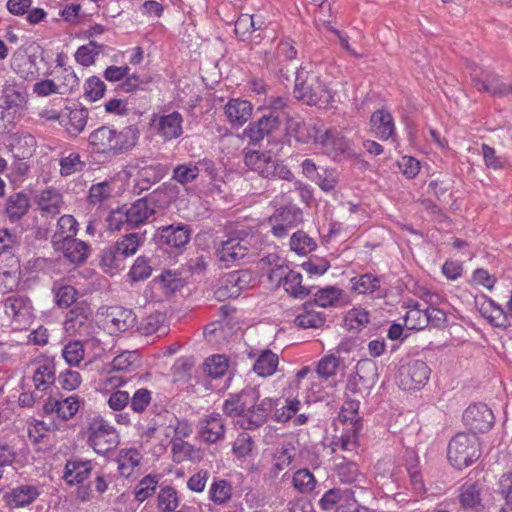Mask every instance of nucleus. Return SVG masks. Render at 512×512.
I'll return each instance as SVG.
<instances>
[{
  "instance_id": "nucleus-1",
  "label": "nucleus",
  "mask_w": 512,
  "mask_h": 512,
  "mask_svg": "<svg viewBox=\"0 0 512 512\" xmlns=\"http://www.w3.org/2000/svg\"><path fill=\"white\" fill-rule=\"evenodd\" d=\"M139 137L140 131L135 125L126 126L121 130L103 125L89 134L88 143L95 153L116 156L132 150L137 145Z\"/></svg>"
},
{
  "instance_id": "nucleus-2",
  "label": "nucleus",
  "mask_w": 512,
  "mask_h": 512,
  "mask_svg": "<svg viewBox=\"0 0 512 512\" xmlns=\"http://www.w3.org/2000/svg\"><path fill=\"white\" fill-rule=\"evenodd\" d=\"M294 96L310 106L327 107L334 102V95L320 77L300 68L296 72Z\"/></svg>"
},
{
  "instance_id": "nucleus-3",
  "label": "nucleus",
  "mask_w": 512,
  "mask_h": 512,
  "mask_svg": "<svg viewBox=\"0 0 512 512\" xmlns=\"http://www.w3.org/2000/svg\"><path fill=\"white\" fill-rule=\"evenodd\" d=\"M84 434L88 446L99 455H106L114 450L120 442V436L116 428L100 415L87 418Z\"/></svg>"
},
{
  "instance_id": "nucleus-4",
  "label": "nucleus",
  "mask_w": 512,
  "mask_h": 512,
  "mask_svg": "<svg viewBox=\"0 0 512 512\" xmlns=\"http://www.w3.org/2000/svg\"><path fill=\"white\" fill-rule=\"evenodd\" d=\"M154 208L144 198L138 199L129 206H122L109 213L106 223L109 231L138 227L154 214Z\"/></svg>"
},
{
  "instance_id": "nucleus-5",
  "label": "nucleus",
  "mask_w": 512,
  "mask_h": 512,
  "mask_svg": "<svg viewBox=\"0 0 512 512\" xmlns=\"http://www.w3.org/2000/svg\"><path fill=\"white\" fill-rule=\"evenodd\" d=\"M447 457L452 466L463 469L480 457L478 438L475 434L458 433L449 442Z\"/></svg>"
},
{
  "instance_id": "nucleus-6",
  "label": "nucleus",
  "mask_w": 512,
  "mask_h": 512,
  "mask_svg": "<svg viewBox=\"0 0 512 512\" xmlns=\"http://www.w3.org/2000/svg\"><path fill=\"white\" fill-rule=\"evenodd\" d=\"M260 236L252 234L244 238H230L217 248L216 255L223 267L228 268L246 256H255L259 250Z\"/></svg>"
},
{
  "instance_id": "nucleus-7",
  "label": "nucleus",
  "mask_w": 512,
  "mask_h": 512,
  "mask_svg": "<svg viewBox=\"0 0 512 512\" xmlns=\"http://www.w3.org/2000/svg\"><path fill=\"white\" fill-rule=\"evenodd\" d=\"M245 165L264 178H279L292 181L294 179L291 170L274 159L268 152L250 151L244 158Z\"/></svg>"
},
{
  "instance_id": "nucleus-8",
  "label": "nucleus",
  "mask_w": 512,
  "mask_h": 512,
  "mask_svg": "<svg viewBox=\"0 0 512 512\" xmlns=\"http://www.w3.org/2000/svg\"><path fill=\"white\" fill-rule=\"evenodd\" d=\"M149 124L154 134L164 143L180 138L184 132V117L178 111L154 113Z\"/></svg>"
},
{
  "instance_id": "nucleus-9",
  "label": "nucleus",
  "mask_w": 512,
  "mask_h": 512,
  "mask_svg": "<svg viewBox=\"0 0 512 512\" xmlns=\"http://www.w3.org/2000/svg\"><path fill=\"white\" fill-rule=\"evenodd\" d=\"M470 69L471 80L478 91H484L497 97L512 94V84L504 82L491 70L475 64Z\"/></svg>"
},
{
  "instance_id": "nucleus-10",
  "label": "nucleus",
  "mask_w": 512,
  "mask_h": 512,
  "mask_svg": "<svg viewBox=\"0 0 512 512\" xmlns=\"http://www.w3.org/2000/svg\"><path fill=\"white\" fill-rule=\"evenodd\" d=\"M378 380V367L370 359L358 361L355 373L349 378L346 390L352 394L368 393Z\"/></svg>"
},
{
  "instance_id": "nucleus-11",
  "label": "nucleus",
  "mask_w": 512,
  "mask_h": 512,
  "mask_svg": "<svg viewBox=\"0 0 512 512\" xmlns=\"http://www.w3.org/2000/svg\"><path fill=\"white\" fill-rule=\"evenodd\" d=\"M278 405V399L266 397L255 401L247 408L245 415L236 420V424L245 430H255L262 426Z\"/></svg>"
},
{
  "instance_id": "nucleus-12",
  "label": "nucleus",
  "mask_w": 512,
  "mask_h": 512,
  "mask_svg": "<svg viewBox=\"0 0 512 512\" xmlns=\"http://www.w3.org/2000/svg\"><path fill=\"white\" fill-rule=\"evenodd\" d=\"M430 368L421 360H414L399 369V386L403 390H417L429 380Z\"/></svg>"
},
{
  "instance_id": "nucleus-13",
  "label": "nucleus",
  "mask_w": 512,
  "mask_h": 512,
  "mask_svg": "<svg viewBox=\"0 0 512 512\" xmlns=\"http://www.w3.org/2000/svg\"><path fill=\"white\" fill-rule=\"evenodd\" d=\"M301 222L302 212L295 207L281 208L268 219L271 233L277 238L285 237L290 229L295 228Z\"/></svg>"
},
{
  "instance_id": "nucleus-14",
  "label": "nucleus",
  "mask_w": 512,
  "mask_h": 512,
  "mask_svg": "<svg viewBox=\"0 0 512 512\" xmlns=\"http://www.w3.org/2000/svg\"><path fill=\"white\" fill-rule=\"evenodd\" d=\"M269 277L272 280L278 278L284 290L294 298L302 299L311 293L310 289L302 284V275L299 272L288 270L282 265L276 264V269L271 270Z\"/></svg>"
},
{
  "instance_id": "nucleus-15",
  "label": "nucleus",
  "mask_w": 512,
  "mask_h": 512,
  "mask_svg": "<svg viewBox=\"0 0 512 512\" xmlns=\"http://www.w3.org/2000/svg\"><path fill=\"white\" fill-rule=\"evenodd\" d=\"M465 425L473 431L484 433L491 429L494 423V415L491 409L483 403L470 405L463 414Z\"/></svg>"
},
{
  "instance_id": "nucleus-16",
  "label": "nucleus",
  "mask_w": 512,
  "mask_h": 512,
  "mask_svg": "<svg viewBox=\"0 0 512 512\" xmlns=\"http://www.w3.org/2000/svg\"><path fill=\"white\" fill-rule=\"evenodd\" d=\"M298 441L295 438L283 440L271 453V466L268 468V476L276 478L281 471L287 468L296 455Z\"/></svg>"
},
{
  "instance_id": "nucleus-17",
  "label": "nucleus",
  "mask_w": 512,
  "mask_h": 512,
  "mask_svg": "<svg viewBox=\"0 0 512 512\" xmlns=\"http://www.w3.org/2000/svg\"><path fill=\"white\" fill-rule=\"evenodd\" d=\"M257 400L258 391L255 388H246L238 394L230 395L223 403V411L229 417L240 419L245 415L247 408Z\"/></svg>"
},
{
  "instance_id": "nucleus-18",
  "label": "nucleus",
  "mask_w": 512,
  "mask_h": 512,
  "mask_svg": "<svg viewBox=\"0 0 512 512\" xmlns=\"http://www.w3.org/2000/svg\"><path fill=\"white\" fill-rule=\"evenodd\" d=\"M4 311L20 326L28 325L33 317V307L28 297L13 295L4 301Z\"/></svg>"
},
{
  "instance_id": "nucleus-19",
  "label": "nucleus",
  "mask_w": 512,
  "mask_h": 512,
  "mask_svg": "<svg viewBox=\"0 0 512 512\" xmlns=\"http://www.w3.org/2000/svg\"><path fill=\"white\" fill-rule=\"evenodd\" d=\"M136 323V315L130 309L113 307L104 319V328L109 334H117L128 331Z\"/></svg>"
},
{
  "instance_id": "nucleus-20",
  "label": "nucleus",
  "mask_w": 512,
  "mask_h": 512,
  "mask_svg": "<svg viewBox=\"0 0 512 512\" xmlns=\"http://www.w3.org/2000/svg\"><path fill=\"white\" fill-rule=\"evenodd\" d=\"M90 328V310L87 307L76 306L68 311L64 321V329L68 334L88 336Z\"/></svg>"
},
{
  "instance_id": "nucleus-21",
  "label": "nucleus",
  "mask_w": 512,
  "mask_h": 512,
  "mask_svg": "<svg viewBox=\"0 0 512 512\" xmlns=\"http://www.w3.org/2000/svg\"><path fill=\"white\" fill-rule=\"evenodd\" d=\"M198 436L208 444H214L224 439L225 425L220 414L213 413L202 418L198 423Z\"/></svg>"
},
{
  "instance_id": "nucleus-22",
  "label": "nucleus",
  "mask_w": 512,
  "mask_h": 512,
  "mask_svg": "<svg viewBox=\"0 0 512 512\" xmlns=\"http://www.w3.org/2000/svg\"><path fill=\"white\" fill-rule=\"evenodd\" d=\"M53 248L55 251L61 252L73 264L83 263L90 254V246L75 237L64 241H54Z\"/></svg>"
},
{
  "instance_id": "nucleus-23",
  "label": "nucleus",
  "mask_w": 512,
  "mask_h": 512,
  "mask_svg": "<svg viewBox=\"0 0 512 512\" xmlns=\"http://www.w3.org/2000/svg\"><path fill=\"white\" fill-rule=\"evenodd\" d=\"M224 115L232 127L243 126L252 116L253 105L241 98H231L224 105Z\"/></svg>"
},
{
  "instance_id": "nucleus-24",
  "label": "nucleus",
  "mask_w": 512,
  "mask_h": 512,
  "mask_svg": "<svg viewBox=\"0 0 512 512\" xmlns=\"http://www.w3.org/2000/svg\"><path fill=\"white\" fill-rule=\"evenodd\" d=\"M80 408V398L77 395H71L64 399L48 398L44 405L45 414H56L62 420L73 418Z\"/></svg>"
},
{
  "instance_id": "nucleus-25",
  "label": "nucleus",
  "mask_w": 512,
  "mask_h": 512,
  "mask_svg": "<svg viewBox=\"0 0 512 512\" xmlns=\"http://www.w3.org/2000/svg\"><path fill=\"white\" fill-rule=\"evenodd\" d=\"M280 126L279 116L270 113L264 115L255 122L250 123L242 132L244 138L251 142L257 143L264 139L265 136L276 130Z\"/></svg>"
},
{
  "instance_id": "nucleus-26",
  "label": "nucleus",
  "mask_w": 512,
  "mask_h": 512,
  "mask_svg": "<svg viewBox=\"0 0 512 512\" xmlns=\"http://www.w3.org/2000/svg\"><path fill=\"white\" fill-rule=\"evenodd\" d=\"M355 502L357 500L354 490L333 488L324 493L319 500V506L324 511H331L339 507H350Z\"/></svg>"
},
{
  "instance_id": "nucleus-27",
  "label": "nucleus",
  "mask_w": 512,
  "mask_h": 512,
  "mask_svg": "<svg viewBox=\"0 0 512 512\" xmlns=\"http://www.w3.org/2000/svg\"><path fill=\"white\" fill-rule=\"evenodd\" d=\"M161 243L174 248L184 247L190 240L191 231L186 225H169L158 229Z\"/></svg>"
},
{
  "instance_id": "nucleus-28",
  "label": "nucleus",
  "mask_w": 512,
  "mask_h": 512,
  "mask_svg": "<svg viewBox=\"0 0 512 512\" xmlns=\"http://www.w3.org/2000/svg\"><path fill=\"white\" fill-rule=\"evenodd\" d=\"M335 472L342 483L355 484V487L360 489L366 488L368 484L366 476L359 471L357 464L345 458L336 464Z\"/></svg>"
},
{
  "instance_id": "nucleus-29",
  "label": "nucleus",
  "mask_w": 512,
  "mask_h": 512,
  "mask_svg": "<svg viewBox=\"0 0 512 512\" xmlns=\"http://www.w3.org/2000/svg\"><path fill=\"white\" fill-rule=\"evenodd\" d=\"M318 145L332 157H337L350 149V141L347 138L337 131L327 129H324L321 137L318 138Z\"/></svg>"
},
{
  "instance_id": "nucleus-30",
  "label": "nucleus",
  "mask_w": 512,
  "mask_h": 512,
  "mask_svg": "<svg viewBox=\"0 0 512 512\" xmlns=\"http://www.w3.org/2000/svg\"><path fill=\"white\" fill-rule=\"evenodd\" d=\"M37 204L42 216L54 217L60 213L64 204L63 196L58 190L48 188L38 195Z\"/></svg>"
},
{
  "instance_id": "nucleus-31",
  "label": "nucleus",
  "mask_w": 512,
  "mask_h": 512,
  "mask_svg": "<svg viewBox=\"0 0 512 512\" xmlns=\"http://www.w3.org/2000/svg\"><path fill=\"white\" fill-rule=\"evenodd\" d=\"M66 113L60 121L69 135L76 137L84 129L87 124L89 112L84 107L66 108Z\"/></svg>"
},
{
  "instance_id": "nucleus-32",
  "label": "nucleus",
  "mask_w": 512,
  "mask_h": 512,
  "mask_svg": "<svg viewBox=\"0 0 512 512\" xmlns=\"http://www.w3.org/2000/svg\"><path fill=\"white\" fill-rule=\"evenodd\" d=\"M371 131L380 140L389 139L395 132L392 115L386 110L375 111L370 118Z\"/></svg>"
},
{
  "instance_id": "nucleus-33",
  "label": "nucleus",
  "mask_w": 512,
  "mask_h": 512,
  "mask_svg": "<svg viewBox=\"0 0 512 512\" xmlns=\"http://www.w3.org/2000/svg\"><path fill=\"white\" fill-rule=\"evenodd\" d=\"M92 469L90 460H70L65 465L64 479L69 485L82 483L90 476Z\"/></svg>"
},
{
  "instance_id": "nucleus-34",
  "label": "nucleus",
  "mask_w": 512,
  "mask_h": 512,
  "mask_svg": "<svg viewBox=\"0 0 512 512\" xmlns=\"http://www.w3.org/2000/svg\"><path fill=\"white\" fill-rule=\"evenodd\" d=\"M141 334L163 337L168 334L169 327L166 323V316L163 313L155 312L143 318L138 327Z\"/></svg>"
},
{
  "instance_id": "nucleus-35",
  "label": "nucleus",
  "mask_w": 512,
  "mask_h": 512,
  "mask_svg": "<svg viewBox=\"0 0 512 512\" xmlns=\"http://www.w3.org/2000/svg\"><path fill=\"white\" fill-rule=\"evenodd\" d=\"M55 375V364L52 361L39 362L33 374L35 389L38 391L49 389L55 382Z\"/></svg>"
},
{
  "instance_id": "nucleus-36",
  "label": "nucleus",
  "mask_w": 512,
  "mask_h": 512,
  "mask_svg": "<svg viewBox=\"0 0 512 512\" xmlns=\"http://www.w3.org/2000/svg\"><path fill=\"white\" fill-rule=\"evenodd\" d=\"M142 460L141 453L135 448L121 449L118 454V471L123 477H130Z\"/></svg>"
},
{
  "instance_id": "nucleus-37",
  "label": "nucleus",
  "mask_w": 512,
  "mask_h": 512,
  "mask_svg": "<svg viewBox=\"0 0 512 512\" xmlns=\"http://www.w3.org/2000/svg\"><path fill=\"white\" fill-rule=\"evenodd\" d=\"M264 25L265 22L259 15L242 14L235 22V34L240 40L246 41L252 32L261 30Z\"/></svg>"
},
{
  "instance_id": "nucleus-38",
  "label": "nucleus",
  "mask_w": 512,
  "mask_h": 512,
  "mask_svg": "<svg viewBox=\"0 0 512 512\" xmlns=\"http://www.w3.org/2000/svg\"><path fill=\"white\" fill-rule=\"evenodd\" d=\"M146 236L144 233L133 232L120 237L114 247L118 254L122 257H130L137 253L139 248L144 244Z\"/></svg>"
},
{
  "instance_id": "nucleus-39",
  "label": "nucleus",
  "mask_w": 512,
  "mask_h": 512,
  "mask_svg": "<svg viewBox=\"0 0 512 512\" xmlns=\"http://www.w3.org/2000/svg\"><path fill=\"white\" fill-rule=\"evenodd\" d=\"M288 128L294 134L296 140L301 143L312 141L318 144V138L321 137L324 131L322 127L298 121H291Z\"/></svg>"
},
{
  "instance_id": "nucleus-40",
  "label": "nucleus",
  "mask_w": 512,
  "mask_h": 512,
  "mask_svg": "<svg viewBox=\"0 0 512 512\" xmlns=\"http://www.w3.org/2000/svg\"><path fill=\"white\" fill-rule=\"evenodd\" d=\"M30 200L23 193H15L8 197L6 201V214L11 222L19 221L29 210Z\"/></svg>"
},
{
  "instance_id": "nucleus-41",
  "label": "nucleus",
  "mask_w": 512,
  "mask_h": 512,
  "mask_svg": "<svg viewBox=\"0 0 512 512\" xmlns=\"http://www.w3.org/2000/svg\"><path fill=\"white\" fill-rule=\"evenodd\" d=\"M295 324L303 329L319 328L325 323V316L322 312L314 309V304L306 303L303 305L302 311L296 316Z\"/></svg>"
},
{
  "instance_id": "nucleus-42",
  "label": "nucleus",
  "mask_w": 512,
  "mask_h": 512,
  "mask_svg": "<svg viewBox=\"0 0 512 512\" xmlns=\"http://www.w3.org/2000/svg\"><path fill=\"white\" fill-rule=\"evenodd\" d=\"M404 315V325L409 330H422L427 326L425 308H421L418 302L411 301L407 305Z\"/></svg>"
},
{
  "instance_id": "nucleus-43",
  "label": "nucleus",
  "mask_w": 512,
  "mask_h": 512,
  "mask_svg": "<svg viewBox=\"0 0 512 512\" xmlns=\"http://www.w3.org/2000/svg\"><path fill=\"white\" fill-rule=\"evenodd\" d=\"M78 221L72 215H62L57 222V228L52 236V245L54 241L67 240L74 238L78 232Z\"/></svg>"
},
{
  "instance_id": "nucleus-44",
  "label": "nucleus",
  "mask_w": 512,
  "mask_h": 512,
  "mask_svg": "<svg viewBox=\"0 0 512 512\" xmlns=\"http://www.w3.org/2000/svg\"><path fill=\"white\" fill-rule=\"evenodd\" d=\"M343 297V290L335 286H326L314 294V303L322 308L337 307Z\"/></svg>"
},
{
  "instance_id": "nucleus-45",
  "label": "nucleus",
  "mask_w": 512,
  "mask_h": 512,
  "mask_svg": "<svg viewBox=\"0 0 512 512\" xmlns=\"http://www.w3.org/2000/svg\"><path fill=\"white\" fill-rule=\"evenodd\" d=\"M39 494L40 492L37 486L29 484L21 485L11 491L9 502L15 507H23L32 503Z\"/></svg>"
},
{
  "instance_id": "nucleus-46",
  "label": "nucleus",
  "mask_w": 512,
  "mask_h": 512,
  "mask_svg": "<svg viewBox=\"0 0 512 512\" xmlns=\"http://www.w3.org/2000/svg\"><path fill=\"white\" fill-rule=\"evenodd\" d=\"M278 355L271 350H264L254 363V371L261 377L273 375L278 367Z\"/></svg>"
},
{
  "instance_id": "nucleus-47",
  "label": "nucleus",
  "mask_w": 512,
  "mask_h": 512,
  "mask_svg": "<svg viewBox=\"0 0 512 512\" xmlns=\"http://www.w3.org/2000/svg\"><path fill=\"white\" fill-rule=\"evenodd\" d=\"M37 141L33 135H15L11 143L14 156L18 159H26L35 152Z\"/></svg>"
},
{
  "instance_id": "nucleus-48",
  "label": "nucleus",
  "mask_w": 512,
  "mask_h": 512,
  "mask_svg": "<svg viewBox=\"0 0 512 512\" xmlns=\"http://www.w3.org/2000/svg\"><path fill=\"white\" fill-rule=\"evenodd\" d=\"M136 429L143 448H147L153 440L159 443L158 416L150 420L139 421L136 424Z\"/></svg>"
},
{
  "instance_id": "nucleus-49",
  "label": "nucleus",
  "mask_w": 512,
  "mask_h": 512,
  "mask_svg": "<svg viewBox=\"0 0 512 512\" xmlns=\"http://www.w3.org/2000/svg\"><path fill=\"white\" fill-rule=\"evenodd\" d=\"M459 502L462 508L477 510L481 506L480 489L475 483H465L460 487Z\"/></svg>"
},
{
  "instance_id": "nucleus-50",
  "label": "nucleus",
  "mask_w": 512,
  "mask_h": 512,
  "mask_svg": "<svg viewBox=\"0 0 512 512\" xmlns=\"http://www.w3.org/2000/svg\"><path fill=\"white\" fill-rule=\"evenodd\" d=\"M381 286V278L372 274L365 273L351 278V288L358 294H371Z\"/></svg>"
},
{
  "instance_id": "nucleus-51",
  "label": "nucleus",
  "mask_w": 512,
  "mask_h": 512,
  "mask_svg": "<svg viewBox=\"0 0 512 512\" xmlns=\"http://www.w3.org/2000/svg\"><path fill=\"white\" fill-rule=\"evenodd\" d=\"M359 427H351L346 430L339 437H335L331 442V448L333 452L345 451V452H356L358 448V431Z\"/></svg>"
},
{
  "instance_id": "nucleus-52",
  "label": "nucleus",
  "mask_w": 512,
  "mask_h": 512,
  "mask_svg": "<svg viewBox=\"0 0 512 512\" xmlns=\"http://www.w3.org/2000/svg\"><path fill=\"white\" fill-rule=\"evenodd\" d=\"M209 499L216 505L228 503L232 497V486L224 479H216L210 485Z\"/></svg>"
},
{
  "instance_id": "nucleus-53",
  "label": "nucleus",
  "mask_w": 512,
  "mask_h": 512,
  "mask_svg": "<svg viewBox=\"0 0 512 512\" xmlns=\"http://www.w3.org/2000/svg\"><path fill=\"white\" fill-rule=\"evenodd\" d=\"M59 165L60 175L63 177L81 172L86 166L85 162L81 160L80 154L75 151H71L67 155L65 152H62Z\"/></svg>"
},
{
  "instance_id": "nucleus-54",
  "label": "nucleus",
  "mask_w": 512,
  "mask_h": 512,
  "mask_svg": "<svg viewBox=\"0 0 512 512\" xmlns=\"http://www.w3.org/2000/svg\"><path fill=\"white\" fill-rule=\"evenodd\" d=\"M85 349L81 341H69L62 349V357L69 366H79L84 359Z\"/></svg>"
},
{
  "instance_id": "nucleus-55",
  "label": "nucleus",
  "mask_w": 512,
  "mask_h": 512,
  "mask_svg": "<svg viewBox=\"0 0 512 512\" xmlns=\"http://www.w3.org/2000/svg\"><path fill=\"white\" fill-rule=\"evenodd\" d=\"M20 119L19 106L12 100L6 99L0 104V129L13 126Z\"/></svg>"
},
{
  "instance_id": "nucleus-56",
  "label": "nucleus",
  "mask_w": 512,
  "mask_h": 512,
  "mask_svg": "<svg viewBox=\"0 0 512 512\" xmlns=\"http://www.w3.org/2000/svg\"><path fill=\"white\" fill-rule=\"evenodd\" d=\"M316 483L314 475L305 468L297 470L292 477L293 487L303 494L313 491Z\"/></svg>"
},
{
  "instance_id": "nucleus-57",
  "label": "nucleus",
  "mask_w": 512,
  "mask_h": 512,
  "mask_svg": "<svg viewBox=\"0 0 512 512\" xmlns=\"http://www.w3.org/2000/svg\"><path fill=\"white\" fill-rule=\"evenodd\" d=\"M291 250L299 255H306L316 248V242L303 231L295 232L290 239Z\"/></svg>"
},
{
  "instance_id": "nucleus-58",
  "label": "nucleus",
  "mask_w": 512,
  "mask_h": 512,
  "mask_svg": "<svg viewBox=\"0 0 512 512\" xmlns=\"http://www.w3.org/2000/svg\"><path fill=\"white\" fill-rule=\"evenodd\" d=\"M199 172L196 164H180L174 168L172 179L181 185H186L193 182L199 176Z\"/></svg>"
},
{
  "instance_id": "nucleus-59",
  "label": "nucleus",
  "mask_w": 512,
  "mask_h": 512,
  "mask_svg": "<svg viewBox=\"0 0 512 512\" xmlns=\"http://www.w3.org/2000/svg\"><path fill=\"white\" fill-rule=\"evenodd\" d=\"M158 508L162 512H170L178 507L179 499L174 488L166 486L160 489L158 493Z\"/></svg>"
},
{
  "instance_id": "nucleus-60",
  "label": "nucleus",
  "mask_w": 512,
  "mask_h": 512,
  "mask_svg": "<svg viewBox=\"0 0 512 512\" xmlns=\"http://www.w3.org/2000/svg\"><path fill=\"white\" fill-rule=\"evenodd\" d=\"M341 360L333 354L326 355L317 364L316 372L319 377L328 379L336 375Z\"/></svg>"
},
{
  "instance_id": "nucleus-61",
  "label": "nucleus",
  "mask_w": 512,
  "mask_h": 512,
  "mask_svg": "<svg viewBox=\"0 0 512 512\" xmlns=\"http://www.w3.org/2000/svg\"><path fill=\"white\" fill-rule=\"evenodd\" d=\"M205 372L212 378L222 377L228 369V361L223 355H213L204 363Z\"/></svg>"
},
{
  "instance_id": "nucleus-62",
  "label": "nucleus",
  "mask_w": 512,
  "mask_h": 512,
  "mask_svg": "<svg viewBox=\"0 0 512 512\" xmlns=\"http://www.w3.org/2000/svg\"><path fill=\"white\" fill-rule=\"evenodd\" d=\"M105 83L98 77L88 78L84 84V96L90 102H95L104 96Z\"/></svg>"
},
{
  "instance_id": "nucleus-63",
  "label": "nucleus",
  "mask_w": 512,
  "mask_h": 512,
  "mask_svg": "<svg viewBox=\"0 0 512 512\" xmlns=\"http://www.w3.org/2000/svg\"><path fill=\"white\" fill-rule=\"evenodd\" d=\"M121 257L113 246L103 250L100 264L107 273L113 274L122 267Z\"/></svg>"
},
{
  "instance_id": "nucleus-64",
  "label": "nucleus",
  "mask_w": 512,
  "mask_h": 512,
  "mask_svg": "<svg viewBox=\"0 0 512 512\" xmlns=\"http://www.w3.org/2000/svg\"><path fill=\"white\" fill-rule=\"evenodd\" d=\"M57 85L62 90L61 95L70 93L78 88L79 79L71 68H63L57 76Z\"/></svg>"
}]
</instances>
